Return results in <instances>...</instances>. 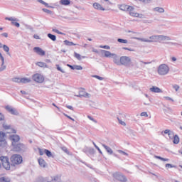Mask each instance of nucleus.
Instances as JSON below:
<instances>
[{
	"instance_id": "10",
	"label": "nucleus",
	"mask_w": 182,
	"mask_h": 182,
	"mask_svg": "<svg viewBox=\"0 0 182 182\" xmlns=\"http://www.w3.org/2000/svg\"><path fill=\"white\" fill-rule=\"evenodd\" d=\"M0 147H6V140H5V133L0 132Z\"/></svg>"
},
{
	"instance_id": "1",
	"label": "nucleus",
	"mask_w": 182,
	"mask_h": 182,
	"mask_svg": "<svg viewBox=\"0 0 182 182\" xmlns=\"http://www.w3.org/2000/svg\"><path fill=\"white\" fill-rule=\"evenodd\" d=\"M164 41H171V38L166 36H152L149 39L144 40V42H163Z\"/></svg>"
},
{
	"instance_id": "62",
	"label": "nucleus",
	"mask_w": 182,
	"mask_h": 182,
	"mask_svg": "<svg viewBox=\"0 0 182 182\" xmlns=\"http://www.w3.org/2000/svg\"><path fill=\"white\" fill-rule=\"evenodd\" d=\"M171 60L173 62H176V60H177V58H176V57H172Z\"/></svg>"
},
{
	"instance_id": "51",
	"label": "nucleus",
	"mask_w": 182,
	"mask_h": 182,
	"mask_svg": "<svg viewBox=\"0 0 182 182\" xmlns=\"http://www.w3.org/2000/svg\"><path fill=\"white\" fill-rule=\"evenodd\" d=\"M57 70H59L60 72H62V73H65V72L63 71V70H62V68H60V67L59 66V65H57Z\"/></svg>"
},
{
	"instance_id": "4",
	"label": "nucleus",
	"mask_w": 182,
	"mask_h": 182,
	"mask_svg": "<svg viewBox=\"0 0 182 182\" xmlns=\"http://www.w3.org/2000/svg\"><path fill=\"white\" fill-rule=\"evenodd\" d=\"M170 72V68L166 64H161L158 68V73L161 75H167Z\"/></svg>"
},
{
	"instance_id": "3",
	"label": "nucleus",
	"mask_w": 182,
	"mask_h": 182,
	"mask_svg": "<svg viewBox=\"0 0 182 182\" xmlns=\"http://www.w3.org/2000/svg\"><path fill=\"white\" fill-rule=\"evenodd\" d=\"M23 159L22 156L19 154H14L11 157V166H18L22 163Z\"/></svg>"
},
{
	"instance_id": "13",
	"label": "nucleus",
	"mask_w": 182,
	"mask_h": 182,
	"mask_svg": "<svg viewBox=\"0 0 182 182\" xmlns=\"http://www.w3.org/2000/svg\"><path fill=\"white\" fill-rule=\"evenodd\" d=\"M33 50L36 52V53H37V55H39V56H45L46 55L45 50H43L40 47H35Z\"/></svg>"
},
{
	"instance_id": "18",
	"label": "nucleus",
	"mask_w": 182,
	"mask_h": 182,
	"mask_svg": "<svg viewBox=\"0 0 182 182\" xmlns=\"http://www.w3.org/2000/svg\"><path fill=\"white\" fill-rule=\"evenodd\" d=\"M150 92H152L153 93H161L163 91H161V89H160L159 87L153 86L149 89Z\"/></svg>"
},
{
	"instance_id": "40",
	"label": "nucleus",
	"mask_w": 182,
	"mask_h": 182,
	"mask_svg": "<svg viewBox=\"0 0 182 182\" xmlns=\"http://www.w3.org/2000/svg\"><path fill=\"white\" fill-rule=\"evenodd\" d=\"M92 144L94 145L95 149L99 151V153H100V154H103V152H102V150H100V148H99V146H97V145H96V143L92 142Z\"/></svg>"
},
{
	"instance_id": "16",
	"label": "nucleus",
	"mask_w": 182,
	"mask_h": 182,
	"mask_svg": "<svg viewBox=\"0 0 182 182\" xmlns=\"http://www.w3.org/2000/svg\"><path fill=\"white\" fill-rule=\"evenodd\" d=\"M0 59L1 60V66H0V72H2L6 69V66H5V59L4 58V56H2V54L0 53Z\"/></svg>"
},
{
	"instance_id": "35",
	"label": "nucleus",
	"mask_w": 182,
	"mask_h": 182,
	"mask_svg": "<svg viewBox=\"0 0 182 182\" xmlns=\"http://www.w3.org/2000/svg\"><path fill=\"white\" fill-rule=\"evenodd\" d=\"M48 37L51 39V41H53V42H55V41H56V36L53 35V34H50L48 33Z\"/></svg>"
},
{
	"instance_id": "60",
	"label": "nucleus",
	"mask_w": 182,
	"mask_h": 182,
	"mask_svg": "<svg viewBox=\"0 0 182 182\" xmlns=\"http://www.w3.org/2000/svg\"><path fill=\"white\" fill-rule=\"evenodd\" d=\"M33 38H34V39H39V36H38V35H34V36H33Z\"/></svg>"
},
{
	"instance_id": "26",
	"label": "nucleus",
	"mask_w": 182,
	"mask_h": 182,
	"mask_svg": "<svg viewBox=\"0 0 182 182\" xmlns=\"http://www.w3.org/2000/svg\"><path fill=\"white\" fill-rule=\"evenodd\" d=\"M36 65L37 66H39V68H48V65L43 62H37L36 63Z\"/></svg>"
},
{
	"instance_id": "19",
	"label": "nucleus",
	"mask_w": 182,
	"mask_h": 182,
	"mask_svg": "<svg viewBox=\"0 0 182 182\" xmlns=\"http://www.w3.org/2000/svg\"><path fill=\"white\" fill-rule=\"evenodd\" d=\"M119 9H121V11H127L129 12V11L132 9V6L127 4H121L119 6Z\"/></svg>"
},
{
	"instance_id": "30",
	"label": "nucleus",
	"mask_w": 182,
	"mask_h": 182,
	"mask_svg": "<svg viewBox=\"0 0 182 182\" xmlns=\"http://www.w3.org/2000/svg\"><path fill=\"white\" fill-rule=\"evenodd\" d=\"M64 43L67 46H76L77 45L75 43L69 41L68 40L64 41Z\"/></svg>"
},
{
	"instance_id": "46",
	"label": "nucleus",
	"mask_w": 182,
	"mask_h": 182,
	"mask_svg": "<svg viewBox=\"0 0 182 182\" xmlns=\"http://www.w3.org/2000/svg\"><path fill=\"white\" fill-rule=\"evenodd\" d=\"M100 48H101L102 49H110V46H100Z\"/></svg>"
},
{
	"instance_id": "36",
	"label": "nucleus",
	"mask_w": 182,
	"mask_h": 182,
	"mask_svg": "<svg viewBox=\"0 0 182 182\" xmlns=\"http://www.w3.org/2000/svg\"><path fill=\"white\" fill-rule=\"evenodd\" d=\"M21 77L12 78V82H14L15 83H21Z\"/></svg>"
},
{
	"instance_id": "20",
	"label": "nucleus",
	"mask_w": 182,
	"mask_h": 182,
	"mask_svg": "<svg viewBox=\"0 0 182 182\" xmlns=\"http://www.w3.org/2000/svg\"><path fill=\"white\" fill-rule=\"evenodd\" d=\"M93 8H95V9H97V11H105V8H103V6H102V4L99 3H94Z\"/></svg>"
},
{
	"instance_id": "22",
	"label": "nucleus",
	"mask_w": 182,
	"mask_h": 182,
	"mask_svg": "<svg viewBox=\"0 0 182 182\" xmlns=\"http://www.w3.org/2000/svg\"><path fill=\"white\" fill-rule=\"evenodd\" d=\"M122 116L123 119L122 118V117H118L117 120L119 124H121L122 126H126V122H124V117H126V115H122Z\"/></svg>"
},
{
	"instance_id": "58",
	"label": "nucleus",
	"mask_w": 182,
	"mask_h": 182,
	"mask_svg": "<svg viewBox=\"0 0 182 182\" xmlns=\"http://www.w3.org/2000/svg\"><path fill=\"white\" fill-rule=\"evenodd\" d=\"M5 117L3 114H0V121L4 120Z\"/></svg>"
},
{
	"instance_id": "29",
	"label": "nucleus",
	"mask_w": 182,
	"mask_h": 182,
	"mask_svg": "<svg viewBox=\"0 0 182 182\" xmlns=\"http://www.w3.org/2000/svg\"><path fill=\"white\" fill-rule=\"evenodd\" d=\"M60 5H64L66 6L68 5H70V0H60Z\"/></svg>"
},
{
	"instance_id": "5",
	"label": "nucleus",
	"mask_w": 182,
	"mask_h": 182,
	"mask_svg": "<svg viewBox=\"0 0 182 182\" xmlns=\"http://www.w3.org/2000/svg\"><path fill=\"white\" fill-rule=\"evenodd\" d=\"M0 160L1 161V164L6 170H11V163H9V159L8 156H1Z\"/></svg>"
},
{
	"instance_id": "8",
	"label": "nucleus",
	"mask_w": 182,
	"mask_h": 182,
	"mask_svg": "<svg viewBox=\"0 0 182 182\" xmlns=\"http://www.w3.org/2000/svg\"><path fill=\"white\" fill-rule=\"evenodd\" d=\"M33 80H34V82H37V83H43L45 77L42 74L36 73L33 75Z\"/></svg>"
},
{
	"instance_id": "53",
	"label": "nucleus",
	"mask_w": 182,
	"mask_h": 182,
	"mask_svg": "<svg viewBox=\"0 0 182 182\" xmlns=\"http://www.w3.org/2000/svg\"><path fill=\"white\" fill-rule=\"evenodd\" d=\"M58 180H59V176H54L52 181H58Z\"/></svg>"
},
{
	"instance_id": "49",
	"label": "nucleus",
	"mask_w": 182,
	"mask_h": 182,
	"mask_svg": "<svg viewBox=\"0 0 182 182\" xmlns=\"http://www.w3.org/2000/svg\"><path fill=\"white\" fill-rule=\"evenodd\" d=\"M92 77H95L96 79H98L99 80H103V77H102L99 75H93Z\"/></svg>"
},
{
	"instance_id": "24",
	"label": "nucleus",
	"mask_w": 182,
	"mask_h": 182,
	"mask_svg": "<svg viewBox=\"0 0 182 182\" xmlns=\"http://www.w3.org/2000/svg\"><path fill=\"white\" fill-rule=\"evenodd\" d=\"M38 161L41 167H43V168L46 167V161H45L43 159H38Z\"/></svg>"
},
{
	"instance_id": "23",
	"label": "nucleus",
	"mask_w": 182,
	"mask_h": 182,
	"mask_svg": "<svg viewBox=\"0 0 182 182\" xmlns=\"http://www.w3.org/2000/svg\"><path fill=\"white\" fill-rule=\"evenodd\" d=\"M102 52L105 58H112V56H114V54L110 53V51L102 50Z\"/></svg>"
},
{
	"instance_id": "59",
	"label": "nucleus",
	"mask_w": 182,
	"mask_h": 182,
	"mask_svg": "<svg viewBox=\"0 0 182 182\" xmlns=\"http://www.w3.org/2000/svg\"><path fill=\"white\" fill-rule=\"evenodd\" d=\"M141 116H144L145 117H149V119H151V115L149 116V114H141Z\"/></svg>"
},
{
	"instance_id": "64",
	"label": "nucleus",
	"mask_w": 182,
	"mask_h": 182,
	"mask_svg": "<svg viewBox=\"0 0 182 182\" xmlns=\"http://www.w3.org/2000/svg\"><path fill=\"white\" fill-rule=\"evenodd\" d=\"M46 62L47 63H50V60H46Z\"/></svg>"
},
{
	"instance_id": "39",
	"label": "nucleus",
	"mask_w": 182,
	"mask_h": 182,
	"mask_svg": "<svg viewBox=\"0 0 182 182\" xmlns=\"http://www.w3.org/2000/svg\"><path fill=\"white\" fill-rule=\"evenodd\" d=\"M166 168H176V166L172 165L171 164H166L165 165Z\"/></svg>"
},
{
	"instance_id": "11",
	"label": "nucleus",
	"mask_w": 182,
	"mask_h": 182,
	"mask_svg": "<svg viewBox=\"0 0 182 182\" xmlns=\"http://www.w3.org/2000/svg\"><path fill=\"white\" fill-rule=\"evenodd\" d=\"M130 62H132V60L127 56H122L120 58V65H129Z\"/></svg>"
},
{
	"instance_id": "56",
	"label": "nucleus",
	"mask_w": 182,
	"mask_h": 182,
	"mask_svg": "<svg viewBox=\"0 0 182 182\" xmlns=\"http://www.w3.org/2000/svg\"><path fill=\"white\" fill-rule=\"evenodd\" d=\"M1 36H4V38H8V33H3Z\"/></svg>"
},
{
	"instance_id": "32",
	"label": "nucleus",
	"mask_w": 182,
	"mask_h": 182,
	"mask_svg": "<svg viewBox=\"0 0 182 182\" xmlns=\"http://www.w3.org/2000/svg\"><path fill=\"white\" fill-rule=\"evenodd\" d=\"M31 82V78L23 77L21 80V83H29Z\"/></svg>"
},
{
	"instance_id": "15",
	"label": "nucleus",
	"mask_w": 182,
	"mask_h": 182,
	"mask_svg": "<svg viewBox=\"0 0 182 182\" xmlns=\"http://www.w3.org/2000/svg\"><path fill=\"white\" fill-rule=\"evenodd\" d=\"M5 109L6 110H7V112H9V113H11V114H16L18 113V111H16V109L9 105L6 106Z\"/></svg>"
},
{
	"instance_id": "61",
	"label": "nucleus",
	"mask_w": 182,
	"mask_h": 182,
	"mask_svg": "<svg viewBox=\"0 0 182 182\" xmlns=\"http://www.w3.org/2000/svg\"><path fill=\"white\" fill-rule=\"evenodd\" d=\"M4 128L6 130H8V129H9V126L4 125Z\"/></svg>"
},
{
	"instance_id": "43",
	"label": "nucleus",
	"mask_w": 182,
	"mask_h": 182,
	"mask_svg": "<svg viewBox=\"0 0 182 182\" xmlns=\"http://www.w3.org/2000/svg\"><path fill=\"white\" fill-rule=\"evenodd\" d=\"M3 48H4V50L5 52H7V53L9 52V47H8L6 45H4V46H3Z\"/></svg>"
},
{
	"instance_id": "44",
	"label": "nucleus",
	"mask_w": 182,
	"mask_h": 182,
	"mask_svg": "<svg viewBox=\"0 0 182 182\" xmlns=\"http://www.w3.org/2000/svg\"><path fill=\"white\" fill-rule=\"evenodd\" d=\"M118 153H119L120 154H123V156H129L128 153H126L122 150H118Z\"/></svg>"
},
{
	"instance_id": "9",
	"label": "nucleus",
	"mask_w": 182,
	"mask_h": 182,
	"mask_svg": "<svg viewBox=\"0 0 182 182\" xmlns=\"http://www.w3.org/2000/svg\"><path fill=\"white\" fill-rule=\"evenodd\" d=\"M129 14L130 16H133L134 18H143V14L134 11V7L133 6H132V9H129Z\"/></svg>"
},
{
	"instance_id": "57",
	"label": "nucleus",
	"mask_w": 182,
	"mask_h": 182,
	"mask_svg": "<svg viewBox=\"0 0 182 182\" xmlns=\"http://www.w3.org/2000/svg\"><path fill=\"white\" fill-rule=\"evenodd\" d=\"M66 107H67V109H70V110H73V107H72L70 105H67Z\"/></svg>"
},
{
	"instance_id": "6",
	"label": "nucleus",
	"mask_w": 182,
	"mask_h": 182,
	"mask_svg": "<svg viewBox=\"0 0 182 182\" xmlns=\"http://www.w3.org/2000/svg\"><path fill=\"white\" fill-rule=\"evenodd\" d=\"M113 177L115 180H118L120 182H127V178L126 176L123 175V173L120 172H115L113 173Z\"/></svg>"
},
{
	"instance_id": "45",
	"label": "nucleus",
	"mask_w": 182,
	"mask_h": 182,
	"mask_svg": "<svg viewBox=\"0 0 182 182\" xmlns=\"http://www.w3.org/2000/svg\"><path fill=\"white\" fill-rule=\"evenodd\" d=\"M89 153H90L91 154H95V153H96V151H95V149L93 148H90Z\"/></svg>"
},
{
	"instance_id": "55",
	"label": "nucleus",
	"mask_w": 182,
	"mask_h": 182,
	"mask_svg": "<svg viewBox=\"0 0 182 182\" xmlns=\"http://www.w3.org/2000/svg\"><path fill=\"white\" fill-rule=\"evenodd\" d=\"M123 49L124 50H129V52H133V50H132L131 48H128L124 47Z\"/></svg>"
},
{
	"instance_id": "25",
	"label": "nucleus",
	"mask_w": 182,
	"mask_h": 182,
	"mask_svg": "<svg viewBox=\"0 0 182 182\" xmlns=\"http://www.w3.org/2000/svg\"><path fill=\"white\" fill-rule=\"evenodd\" d=\"M44 153L49 158L55 159V156L53 155V154H52V152L50 151H49L48 149H44Z\"/></svg>"
},
{
	"instance_id": "17",
	"label": "nucleus",
	"mask_w": 182,
	"mask_h": 182,
	"mask_svg": "<svg viewBox=\"0 0 182 182\" xmlns=\"http://www.w3.org/2000/svg\"><path fill=\"white\" fill-rule=\"evenodd\" d=\"M80 97H90V94L86 92L85 89H81L79 91V95Z\"/></svg>"
},
{
	"instance_id": "31",
	"label": "nucleus",
	"mask_w": 182,
	"mask_h": 182,
	"mask_svg": "<svg viewBox=\"0 0 182 182\" xmlns=\"http://www.w3.org/2000/svg\"><path fill=\"white\" fill-rule=\"evenodd\" d=\"M0 182H11V179L8 177L4 176L0 178Z\"/></svg>"
},
{
	"instance_id": "12",
	"label": "nucleus",
	"mask_w": 182,
	"mask_h": 182,
	"mask_svg": "<svg viewBox=\"0 0 182 182\" xmlns=\"http://www.w3.org/2000/svg\"><path fill=\"white\" fill-rule=\"evenodd\" d=\"M10 140H11V144L12 146L14 144H16L19 140H21V138L19 137L18 135L16 134H13L10 136Z\"/></svg>"
},
{
	"instance_id": "7",
	"label": "nucleus",
	"mask_w": 182,
	"mask_h": 182,
	"mask_svg": "<svg viewBox=\"0 0 182 182\" xmlns=\"http://www.w3.org/2000/svg\"><path fill=\"white\" fill-rule=\"evenodd\" d=\"M13 146V149L14 151H26L28 149L26 146L23 144H14Z\"/></svg>"
},
{
	"instance_id": "27",
	"label": "nucleus",
	"mask_w": 182,
	"mask_h": 182,
	"mask_svg": "<svg viewBox=\"0 0 182 182\" xmlns=\"http://www.w3.org/2000/svg\"><path fill=\"white\" fill-rule=\"evenodd\" d=\"M68 66L71 68V69H75V70H82L83 69V67L81 66V65H74V66H72L70 65H68Z\"/></svg>"
},
{
	"instance_id": "47",
	"label": "nucleus",
	"mask_w": 182,
	"mask_h": 182,
	"mask_svg": "<svg viewBox=\"0 0 182 182\" xmlns=\"http://www.w3.org/2000/svg\"><path fill=\"white\" fill-rule=\"evenodd\" d=\"M173 87V89H175L176 92H178V89H180V86H178V85H174Z\"/></svg>"
},
{
	"instance_id": "21",
	"label": "nucleus",
	"mask_w": 182,
	"mask_h": 182,
	"mask_svg": "<svg viewBox=\"0 0 182 182\" xmlns=\"http://www.w3.org/2000/svg\"><path fill=\"white\" fill-rule=\"evenodd\" d=\"M102 147H104V149H105L106 151L108 153V154H113V150L112 149V148L109 147L107 145L105 144H102Z\"/></svg>"
},
{
	"instance_id": "41",
	"label": "nucleus",
	"mask_w": 182,
	"mask_h": 182,
	"mask_svg": "<svg viewBox=\"0 0 182 182\" xmlns=\"http://www.w3.org/2000/svg\"><path fill=\"white\" fill-rule=\"evenodd\" d=\"M38 151H39L40 156H43V154H45V149L43 150L41 148H38Z\"/></svg>"
},
{
	"instance_id": "50",
	"label": "nucleus",
	"mask_w": 182,
	"mask_h": 182,
	"mask_svg": "<svg viewBox=\"0 0 182 182\" xmlns=\"http://www.w3.org/2000/svg\"><path fill=\"white\" fill-rule=\"evenodd\" d=\"M61 149H62V151H64L65 153H69V151L68 150V148L63 146Z\"/></svg>"
},
{
	"instance_id": "42",
	"label": "nucleus",
	"mask_w": 182,
	"mask_h": 182,
	"mask_svg": "<svg viewBox=\"0 0 182 182\" xmlns=\"http://www.w3.org/2000/svg\"><path fill=\"white\" fill-rule=\"evenodd\" d=\"M53 32H55V33H58V35H63V33L59 31V30H58L56 28H53Z\"/></svg>"
},
{
	"instance_id": "28",
	"label": "nucleus",
	"mask_w": 182,
	"mask_h": 182,
	"mask_svg": "<svg viewBox=\"0 0 182 182\" xmlns=\"http://www.w3.org/2000/svg\"><path fill=\"white\" fill-rule=\"evenodd\" d=\"M114 63H116V65H120V58L116 54H114Z\"/></svg>"
},
{
	"instance_id": "48",
	"label": "nucleus",
	"mask_w": 182,
	"mask_h": 182,
	"mask_svg": "<svg viewBox=\"0 0 182 182\" xmlns=\"http://www.w3.org/2000/svg\"><path fill=\"white\" fill-rule=\"evenodd\" d=\"M43 12H46V14H52V11L50 10L47 9H43Z\"/></svg>"
},
{
	"instance_id": "52",
	"label": "nucleus",
	"mask_w": 182,
	"mask_h": 182,
	"mask_svg": "<svg viewBox=\"0 0 182 182\" xmlns=\"http://www.w3.org/2000/svg\"><path fill=\"white\" fill-rule=\"evenodd\" d=\"M88 119H90V120H92V122H94V123H97V122L96 120H95V119H93V117H92L91 116H87Z\"/></svg>"
},
{
	"instance_id": "63",
	"label": "nucleus",
	"mask_w": 182,
	"mask_h": 182,
	"mask_svg": "<svg viewBox=\"0 0 182 182\" xmlns=\"http://www.w3.org/2000/svg\"><path fill=\"white\" fill-rule=\"evenodd\" d=\"M21 93H22V95H26V91H23V90H21Z\"/></svg>"
},
{
	"instance_id": "14",
	"label": "nucleus",
	"mask_w": 182,
	"mask_h": 182,
	"mask_svg": "<svg viewBox=\"0 0 182 182\" xmlns=\"http://www.w3.org/2000/svg\"><path fill=\"white\" fill-rule=\"evenodd\" d=\"M6 20L11 21L12 25H14L16 28H19L20 24H19V23L17 22L18 20L16 18H14L12 17H10V18L6 17Z\"/></svg>"
},
{
	"instance_id": "33",
	"label": "nucleus",
	"mask_w": 182,
	"mask_h": 182,
	"mask_svg": "<svg viewBox=\"0 0 182 182\" xmlns=\"http://www.w3.org/2000/svg\"><path fill=\"white\" fill-rule=\"evenodd\" d=\"M154 11L156 12H159L160 14H163V12H164V9L161 7H156V8H154Z\"/></svg>"
},
{
	"instance_id": "2",
	"label": "nucleus",
	"mask_w": 182,
	"mask_h": 182,
	"mask_svg": "<svg viewBox=\"0 0 182 182\" xmlns=\"http://www.w3.org/2000/svg\"><path fill=\"white\" fill-rule=\"evenodd\" d=\"M164 133L165 134H168L169 139L173 140V144H178V143H180V138L178 137V135H174L173 132L171 131L170 129H166L164 131Z\"/></svg>"
},
{
	"instance_id": "37",
	"label": "nucleus",
	"mask_w": 182,
	"mask_h": 182,
	"mask_svg": "<svg viewBox=\"0 0 182 182\" xmlns=\"http://www.w3.org/2000/svg\"><path fill=\"white\" fill-rule=\"evenodd\" d=\"M117 42H119V43H128L129 41L125 39L118 38Z\"/></svg>"
},
{
	"instance_id": "38",
	"label": "nucleus",
	"mask_w": 182,
	"mask_h": 182,
	"mask_svg": "<svg viewBox=\"0 0 182 182\" xmlns=\"http://www.w3.org/2000/svg\"><path fill=\"white\" fill-rule=\"evenodd\" d=\"M74 56L78 60H80L82 59V55L77 53H74Z\"/></svg>"
},
{
	"instance_id": "34",
	"label": "nucleus",
	"mask_w": 182,
	"mask_h": 182,
	"mask_svg": "<svg viewBox=\"0 0 182 182\" xmlns=\"http://www.w3.org/2000/svg\"><path fill=\"white\" fill-rule=\"evenodd\" d=\"M155 159H159V160H161L162 161H170V159L167 158H163L161 156H155Z\"/></svg>"
},
{
	"instance_id": "54",
	"label": "nucleus",
	"mask_w": 182,
	"mask_h": 182,
	"mask_svg": "<svg viewBox=\"0 0 182 182\" xmlns=\"http://www.w3.org/2000/svg\"><path fill=\"white\" fill-rule=\"evenodd\" d=\"M38 2H40L41 4H43V5H48V4H46L45 1H43V0H38Z\"/></svg>"
}]
</instances>
